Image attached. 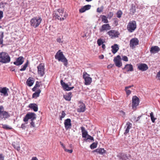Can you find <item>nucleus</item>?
Wrapping results in <instances>:
<instances>
[{
  "instance_id": "nucleus-57",
  "label": "nucleus",
  "mask_w": 160,
  "mask_h": 160,
  "mask_svg": "<svg viewBox=\"0 0 160 160\" xmlns=\"http://www.w3.org/2000/svg\"><path fill=\"white\" fill-rule=\"evenodd\" d=\"M64 150L65 152H68L69 153H72V149L69 150L66 148Z\"/></svg>"
},
{
  "instance_id": "nucleus-4",
  "label": "nucleus",
  "mask_w": 160,
  "mask_h": 160,
  "mask_svg": "<svg viewBox=\"0 0 160 160\" xmlns=\"http://www.w3.org/2000/svg\"><path fill=\"white\" fill-rule=\"evenodd\" d=\"M10 61V58L8 54L5 52L0 53V62L4 63L9 62Z\"/></svg>"
},
{
  "instance_id": "nucleus-50",
  "label": "nucleus",
  "mask_w": 160,
  "mask_h": 160,
  "mask_svg": "<svg viewBox=\"0 0 160 160\" xmlns=\"http://www.w3.org/2000/svg\"><path fill=\"white\" fill-rule=\"evenodd\" d=\"M7 4L6 3H3L1 2L0 3V8H4L5 7V5Z\"/></svg>"
},
{
  "instance_id": "nucleus-58",
  "label": "nucleus",
  "mask_w": 160,
  "mask_h": 160,
  "mask_svg": "<svg viewBox=\"0 0 160 160\" xmlns=\"http://www.w3.org/2000/svg\"><path fill=\"white\" fill-rule=\"evenodd\" d=\"M114 24L116 26H117L118 25V21L117 20V18L114 20Z\"/></svg>"
},
{
  "instance_id": "nucleus-45",
  "label": "nucleus",
  "mask_w": 160,
  "mask_h": 160,
  "mask_svg": "<svg viewBox=\"0 0 160 160\" xmlns=\"http://www.w3.org/2000/svg\"><path fill=\"white\" fill-rule=\"evenodd\" d=\"M122 59L125 61L127 62L128 61V58L125 56H123L122 57Z\"/></svg>"
},
{
  "instance_id": "nucleus-11",
  "label": "nucleus",
  "mask_w": 160,
  "mask_h": 160,
  "mask_svg": "<svg viewBox=\"0 0 160 160\" xmlns=\"http://www.w3.org/2000/svg\"><path fill=\"white\" fill-rule=\"evenodd\" d=\"M139 41L136 38H133L130 40L129 42L130 48L133 49L135 48L136 46L139 44Z\"/></svg>"
},
{
  "instance_id": "nucleus-37",
  "label": "nucleus",
  "mask_w": 160,
  "mask_h": 160,
  "mask_svg": "<svg viewBox=\"0 0 160 160\" xmlns=\"http://www.w3.org/2000/svg\"><path fill=\"white\" fill-rule=\"evenodd\" d=\"M2 128L5 129L6 130H11L12 129V128L8 125L6 124H2Z\"/></svg>"
},
{
  "instance_id": "nucleus-16",
  "label": "nucleus",
  "mask_w": 160,
  "mask_h": 160,
  "mask_svg": "<svg viewBox=\"0 0 160 160\" xmlns=\"http://www.w3.org/2000/svg\"><path fill=\"white\" fill-rule=\"evenodd\" d=\"M79 108L77 109L78 112H84L86 108L85 104L81 101H80L79 102Z\"/></svg>"
},
{
  "instance_id": "nucleus-48",
  "label": "nucleus",
  "mask_w": 160,
  "mask_h": 160,
  "mask_svg": "<svg viewBox=\"0 0 160 160\" xmlns=\"http://www.w3.org/2000/svg\"><path fill=\"white\" fill-rule=\"evenodd\" d=\"M103 10V8H97V12L100 13L102 12Z\"/></svg>"
},
{
  "instance_id": "nucleus-60",
  "label": "nucleus",
  "mask_w": 160,
  "mask_h": 160,
  "mask_svg": "<svg viewBox=\"0 0 160 160\" xmlns=\"http://www.w3.org/2000/svg\"><path fill=\"white\" fill-rule=\"evenodd\" d=\"M60 143L61 145L62 146V148L64 150L66 148L65 145H64L63 143L61 142H60Z\"/></svg>"
},
{
  "instance_id": "nucleus-9",
  "label": "nucleus",
  "mask_w": 160,
  "mask_h": 160,
  "mask_svg": "<svg viewBox=\"0 0 160 160\" xmlns=\"http://www.w3.org/2000/svg\"><path fill=\"white\" fill-rule=\"evenodd\" d=\"M139 98L136 96H133L132 99V108L133 110L136 109L137 107L139 105Z\"/></svg>"
},
{
  "instance_id": "nucleus-40",
  "label": "nucleus",
  "mask_w": 160,
  "mask_h": 160,
  "mask_svg": "<svg viewBox=\"0 0 160 160\" xmlns=\"http://www.w3.org/2000/svg\"><path fill=\"white\" fill-rule=\"evenodd\" d=\"M66 114L63 111H62L61 112V115L60 116V120H62V119L63 118L66 116Z\"/></svg>"
},
{
  "instance_id": "nucleus-19",
  "label": "nucleus",
  "mask_w": 160,
  "mask_h": 160,
  "mask_svg": "<svg viewBox=\"0 0 160 160\" xmlns=\"http://www.w3.org/2000/svg\"><path fill=\"white\" fill-rule=\"evenodd\" d=\"M119 158L122 160H127L129 159V158L131 157V155L128 154L127 155L125 154H121L118 156Z\"/></svg>"
},
{
  "instance_id": "nucleus-23",
  "label": "nucleus",
  "mask_w": 160,
  "mask_h": 160,
  "mask_svg": "<svg viewBox=\"0 0 160 160\" xmlns=\"http://www.w3.org/2000/svg\"><path fill=\"white\" fill-rule=\"evenodd\" d=\"M91 8V5H87L82 7L81 8L79 9V12L80 13H83L85 11L88 10Z\"/></svg>"
},
{
  "instance_id": "nucleus-36",
  "label": "nucleus",
  "mask_w": 160,
  "mask_h": 160,
  "mask_svg": "<svg viewBox=\"0 0 160 160\" xmlns=\"http://www.w3.org/2000/svg\"><path fill=\"white\" fill-rule=\"evenodd\" d=\"M150 116L151 118L152 122L154 123L155 122V120L156 119V118L154 117L153 112H152L150 114Z\"/></svg>"
},
{
  "instance_id": "nucleus-55",
  "label": "nucleus",
  "mask_w": 160,
  "mask_h": 160,
  "mask_svg": "<svg viewBox=\"0 0 160 160\" xmlns=\"http://www.w3.org/2000/svg\"><path fill=\"white\" fill-rule=\"evenodd\" d=\"M31 127L34 128L35 127V125L34 122H33V121H31V122L30 123Z\"/></svg>"
},
{
  "instance_id": "nucleus-53",
  "label": "nucleus",
  "mask_w": 160,
  "mask_h": 160,
  "mask_svg": "<svg viewBox=\"0 0 160 160\" xmlns=\"http://www.w3.org/2000/svg\"><path fill=\"white\" fill-rule=\"evenodd\" d=\"M14 148L18 151L20 150V147L19 146H15V145H13Z\"/></svg>"
},
{
  "instance_id": "nucleus-62",
  "label": "nucleus",
  "mask_w": 160,
  "mask_h": 160,
  "mask_svg": "<svg viewBox=\"0 0 160 160\" xmlns=\"http://www.w3.org/2000/svg\"><path fill=\"white\" fill-rule=\"evenodd\" d=\"M113 66V65L112 64H110L108 66L107 68H112Z\"/></svg>"
},
{
  "instance_id": "nucleus-32",
  "label": "nucleus",
  "mask_w": 160,
  "mask_h": 160,
  "mask_svg": "<svg viewBox=\"0 0 160 160\" xmlns=\"http://www.w3.org/2000/svg\"><path fill=\"white\" fill-rule=\"evenodd\" d=\"M72 92H69L67 94L64 95L63 97L66 100L70 101L71 100V98L72 97Z\"/></svg>"
},
{
  "instance_id": "nucleus-6",
  "label": "nucleus",
  "mask_w": 160,
  "mask_h": 160,
  "mask_svg": "<svg viewBox=\"0 0 160 160\" xmlns=\"http://www.w3.org/2000/svg\"><path fill=\"white\" fill-rule=\"evenodd\" d=\"M136 22L135 21H130L127 26V29L129 32H133L136 28Z\"/></svg>"
},
{
  "instance_id": "nucleus-27",
  "label": "nucleus",
  "mask_w": 160,
  "mask_h": 160,
  "mask_svg": "<svg viewBox=\"0 0 160 160\" xmlns=\"http://www.w3.org/2000/svg\"><path fill=\"white\" fill-rule=\"evenodd\" d=\"M112 52L113 54L116 53L119 49L118 45L117 44H114L111 46Z\"/></svg>"
},
{
  "instance_id": "nucleus-47",
  "label": "nucleus",
  "mask_w": 160,
  "mask_h": 160,
  "mask_svg": "<svg viewBox=\"0 0 160 160\" xmlns=\"http://www.w3.org/2000/svg\"><path fill=\"white\" fill-rule=\"evenodd\" d=\"M28 123V122H25L24 123L22 124L21 128L22 129H25L26 127V124Z\"/></svg>"
},
{
  "instance_id": "nucleus-44",
  "label": "nucleus",
  "mask_w": 160,
  "mask_h": 160,
  "mask_svg": "<svg viewBox=\"0 0 160 160\" xmlns=\"http://www.w3.org/2000/svg\"><path fill=\"white\" fill-rule=\"evenodd\" d=\"M57 42L59 43H62L63 42V41L62 40V39L59 37L56 39Z\"/></svg>"
},
{
  "instance_id": "nucleus-63",
  "label": "nucleus",
  "mask_w": 160,
  "mask_h": 160,
  "mask_svg": "<svg viewBox=\"0 0 160 160\" xmlns=\"http://www.w3.org/2000/svg\"><path fill=\"white\" fill-rule=\"evenodd\" d=\"M133 86V85H131V86H127V87H125V89H129L131 88Z\"/></svg>"
},
{
  "instance_id": "nucleus-21",
  "label": "nucleus",
  "mask_w": 160,
  "mask_h": 160,
  "mask_svg": "<svg viewBox=\"0 0 160 160\" xmlns=\"http://www.w3.org/2000/svg\"><path fill=\"white\" fill-rule=\"evenodd\" d=\"M125 127L126 128L124 132V134L125 135H127L129 132L130 129L132 127V124L129 122H127Z\"/></svg>"
},
{
  "instance_id": "nucleus-30",
  "label": "nucleus",
  "mask_w": 160,
  "mask_h": 160,
  "mask_svg": "<svg viewBox=\"0 0 160 160\" xmlns=\"http://www.w3.org/2000/svg\"><path fill=\"white\" fill-rule=\"evenodd\" d=\"M26 115L29 119H31V121H33L36 119L35 114L33 113H28Z\"/></svg>"
},
{
  "instance_id": "nucleus-17",
  "label": "nucleus",
  "mask_w": 160,
  "mask_h": 160,
  "mask_svg": "<svg viewBox=\"0 0 160 160\" xmlns=\"http://www.w3.org/2000/svg\"><path fill=\"white\" fill-rule=\"evenodd\" d=\"M64 124L66 130H68L71 128L72 124L71 120L69 118H68L65 120Z\"/></svg>"
},
{
  "instance_id": "nucleus-18",
  "label": "nucleus",
  "mask_w": 160,
  "mask_h": 160,
  "mask_svg": "<svg viewBox=\"0 0 160 160\" xmlns=\"http://www.w3.org/2000/svg\"><path fill=\"white\" fill-rule=\"evenodd\" d=\"M24 62V58L23 57L21 56L18 58L16 61L14 62V64L17 66H19L22 65Z\"/></svg>"
},
{
  "instance_id": "nucleus-42",
  "label": "nucleus",
  "mask_w": 160,
  "mask_h": 160,
  "mask_svg": "<svg viewBox=\"0 0 160 160\" xmlns=\"http://www.w3.org/2000/svg\"><path fill=\"white\" fill-rule=\"evenodd\" d=\"M97 43L99 46H101L103 42L102 40L101 39H99L97 40Z\"/></svg>"
},
{
  "instance_id": "nucleus-38",
  "label": "nucleus",
  "mask_w": 160,
  "mask_h": 160,
  "mask_svg": "<svg viewBox=\"0 0 160 160\" xmlns=\"http://www.w3.org/2000/svg\"><path fill=\"white\" fill-rule=\"evenodd\" d=\"M130 12L132 14H134L136 12V8L134 5H132L131 8L130 9Z\"/></svg>"
},
{
  "instance_id": "nucleus-7",
  "label": "nucleus",
  "mask_w": 160,
  "mask_h": 160,
  "mask_svg": "<svg viewBox=\"0 0 160 160\" xmlns=\"http://www.w3.org/2000/svg\"><path fill=\"white\" fill-rule=\"evenodd\" d=\"M37 72L39 76L42 77L45 74V68L44 64L43 63H40L37 67Z\"/></svg>"
},
{
  "instance_id": "nucleus-25",
  "label": "nucleus",
  "mask_w": 160,
  "mask_h": 160,
  "mask_svg": "<svg viewBox=\"0 0 160 160\" xmlns=\"http://www.w3.org/2000/svg\"><path fill=\"white\" fill-rule=\"evenodd\" d=\"M34 82V78L32 77H29L27 80L26 84L28 86L31 87L33 85Z\"/></svg>"
},
{
  "instance_id": "nucleus-20",
  "label": "nucleus",
  "mask_w": 160,
  "mask_h": 160,
  "mask_svg": "<svg viewBox=\"0 0 160 160\" xmlns=\"http://www.w3.org/2000/svg\"><path fill=\"white\" fill-rule=\"evenodd\" d=\"M160 51V48L157 46H152L150 49V52L151 54H155L158 52Z\"/></svg>"
},
{
  "instance_id": "nucleus-14",
  "label": "nucleus",
  "mask_w": 160,
  "mask_h": 160,
  "mask_svg": "<svg viewBox=\"0 0 160 160\" xmlns=\"http://www.w3.org/2000/svg\"><path fill=\"white\" fill-rule=\"evenodd\" d=\"M138 69L142 71H145L148 69V65L145 63H140L137 64Z\"/></svg>"
},
{
  "instance_id": "nucleus-24",
  "label": "nucleus",
  "mask_w": 160,
  "mask_h": 160,
  "mask_svg": "<svg viewBox=\"0 0 160 160\" xmlns=\"http://www.w3.org/2000/svg\"><path fill=\"white\" fill-rule=\"evenodd\" d=\"M123 69H126V71L128 72L132 71L133 70L132 65L131 64H127L124 67L122 68Z\"/></svg>"
},
{
  "instance_id": "nucleus-41",
  "label": "nucleus",
  "mask_w": 160,
  "mask_h": 160,
  "mask_svg": "<svg viewBox=\"0 0 160 160\" xmlns=\"http://www.w3.org/2000/svg\"><path fill=\"white\" fill-rule=\"evenodd\" d=\"M97 143L95 142H93L92 144H91L90 145V148L92 149H94V148H96L97 147Z\"/></svg>"
},
{
  "instance_id": "nucleus-56",
  "label": "nucleus",
  "mask_w": 160,
  "mask_h": 160,
  "mask_svg": "<svg viewBox=\"0 0 160 160\" xmlns=\"http://www.w3.org/2000/svg\"><path fill=\"white\" fill-rule=\"evenodd\" d=\"M4 156L3 154L0 153V160H4Z\"/></svg>"
},
{
  "instance_id": "nucleus-12",
  "label": "nucleus",
  "mask_w": 160,
  "mask_h": 160,
  "mask_svg": "<svg viewBox=\"0 0 160 160\" xmlns=\"http://www.w3.org/2000/svg\"><path fill=\"white\" fill-rule=\"evenodd\" d=\"M113 61L116 66L120 68L122 65V63L121 61V58L120 56L119 55H117L113 59Z\"/></svg>"
},
{
  "instance_id": "nucleus-10",
  "label": "nucleus",
  "mask_w": 160,
  "mask_h": 160,
  "mask_svg": "<svg viewBox=\"0 0 160 160\" xmlns=\"http://www.w3.org/2000/svg\"><path fill=\"white\" fill-rule=\"evenodd\" d=\"M90 75L86 72H83V78L85 80V84L86 85H90L92 82V78L89 77Z\"/></svg>"
},
{
  "instance_id": "nucleus-54",
  "label": "nucleus",
  "mask_w": 160,
  "mask_h": 160,
  "mask_svg": "<svg viewBox=\"0 0 160 160\" xmlns=\"http://www.w3.org/2000/svg\"><path fill=\"white\" fill-rule=\"evenodd\" d=\"M120 112L121 113L122 117H124L126 115V113L125 112L122 110H121L120 111Z\"/></svg>"
},
{
  "instance_id": "nucleus-61",
  "label": "nucleus",
  "mask_w": 160,
  "mask_h": 160,
  "mask_svg": "<svg viewBox=\"0 0 160 160\" xmlns=\"http://www.w3.org/2000/svg\"><path fill=\"white\" fill-rule=\"evenodd\" d=\"M3 16V12L2 11H0V20H1Z\"/></svg>"
},
{
  "instance_id": "nucleus-29",
  "label": "nucleus",
  "mask_w": 160,
  "mask_h": 160,
  "mask_svg": "<svg viewBox=\"0 0 160 160\" xmlns=\"http://www.w3.org/2000/svg\"><path fill=\"white\" fill-rule=\"evenodd\" d=\"M102 22L104 23H108L109 21L108 20V17L105 15H101L100 16Z\"/></svg>"
},
{
  "instance_id": "nucleus-52",
  "label": "nucleus",
  "mask_w": 160,
  "mask_h": 160,
  "mask_svg": "<svg viewBox=\"0 0 160 160\" xmlns=\"http://www.w3.org/2000/svg\"><path fill=\"white\" fill-rule=\"evenodd\" d=\"M87 139V140L90 139L91 140H92L93 141H94V138H93V137H92L91 136H90V135H88Z\"/></svg>"
},
{
  "instance_id": "nucleus-35",
  "label": "nucleus",
  "mask_w": 160,
  "mask_h": 160,
  "mask_svg": "<svg viewBox=\"0 0 160 160\" xmlns=\"http://www.w3.org/2000/svg\"><path fill=\"white\" fill-rule=\"evenodd\" d=\"M28 61H27L26 63H25L23 66H22V68L20 69V71H25L26 68L28 67Z\"/></svg>"
},
{
  "instance_id": "nucleus-28",
  "label": "nucleus",
  "mask_w": 160,
  "mask_h": 160,
  "mask_svg": "<svg viewBox=\"0 0 160 160\" xmlns=\"http://www.w3.org/2000/svg\"><path fill=\"white\" fill-rule=\"evenodd\" d=\"M81 129L82 132V137L83 138H86L87 136H88V132L85 130V128L83 127H81Z\"/></svg>"
},
{
  "instance_id": "nucleus-5",
  "label": "nucleus",
  "mask_w": 160,
  "mask_h": 160,
  "mask_svg": "<svg viewBox=\"0 0 160 160\" xmlns=\"http://www.w3.org/2000/svg\"><path fill=\"white\" fill-rule=\"evenodd\" d=\"M4 108L0 105V120H5L10 117V114L6 111L4 110Z\"/></svg>"
},
{
  "instance_id": "nucleus-3",
  "label": "nucleus",
  "mask_w": 160,
  "mask_h": 160,
  "mask_svg": "<svg viewBox=\"0 0 160 160\" xmlns=\"http://www.w3.org/2000/svg\"><path fill=\"white\" fill-rule=\"evenodd\" d=\"M42 21V19L40 17H34L32 18L30 21L31 26L36 28L40 24Z\"/></svg>"
},
{
  "instance_id": "nucleus-31",
  "label": "nucleus",
  "mask_w": 160,
  "mask_h": 160,
  "mask_svg": "<svg viewBox=\"0 0 160 160\" xmlns=\"http://www.w3.org/2000/svg\"><path fill=\"white\" fill-rule=\"evenodd\" d=\"M41 92L40 89L38 90L37 91L33 93L32 95V98H37L39 96Z\"/></svg>"
},
{
  "instance_id": "nucleus-2",
  "label": "nucleus",
  "mask_w": 160,
  "mask_h": 160,
  "mask_svg": "<svg viewBox=\"0 0 160 160\" xmlns=\"http://www.w3.org/2000/svg\"><path fill=\"white\" fill-rule=\"evenodd\" d=\"M64 11L62 8L58 9L55 13L54 17L56 18H57L58 20H59L60 21L63 20L65 19L68 16L67 14L64 13L63 16V17H62V15Z\"/></svg>"
},
{
  "instance_id": "nucleus-26",
  "label": "nucleus",
  "mask_w": 160,
  "mask_h": 160,
  "mask_svg": "<svg viewBox=\"0 0 160 160\" xmlns=\"http://www.w3.org/2000/svg\"><path fill=\"white\" fill-rule=\"evenodd\" d=\"M28 107L30 108L33 109L35 112H37L38 111V105L36 103H30Z\"/></svg>"
},
{
  "instance_id": "nucleus-49",
  "label": "nucleus",
  "mask_w": 160,
  "mask_h": 160,
  "mask_svg": "<svg viewBox=\"0 0 160 160\" xmlns=\"http://www.w3.org/2000/svg\"><path fill=\"white\" fill-rule=\"evenodd\" d=\"M27 116L26 115L25 117L23 118V121L26 123L28 122V121L29 119Z\"/></svg>"
},
{
  "instance_id": "nucleus-46",
  "label": "nucleus",
  "mask_w": 160,
  "mask_h": 160,
  "mask_svg": "<svg viewBox=\"0 0 160 160\" xmlns=\"http://www.w3.org/2000/svg\"><path fill=\"white\" fill-rule=\"evenodd\" d=\"M125 90L126 92V94L128 96L131 93V92L130 90H128V89H125Z\"/></svg>"
},
{
  "instance_id": "nucleus-59",
  "label": "nucleus",
  "mask_w": 160,
  "mask_h": 160,
  "mask_svg": "<svg viewBox=\"0 0 160 160\" xmlns=\"http://www.w3.org/2000/svg\"><path fill=\"white\" fill-rule=\"evenodd\" d=\"M36 88L39 87H40V85L39 84V83L37 81L36 82V84L34 86Z\"/></svg>"
},
{
  "instance_id": "nucleus-13",
  "label": "nucleus",
  "mask_w": 160,
  "mask_h": 160,
  "mask_svg": "<svg viewBox=\"0 0 160 160\" xmlns=\"http://www.w3.org/2000/svg\"><path fill=\"white\" fill-rule=\"evenodd\" d=\"M111 26L109 24L105 23L102 25L99 28V31L101 32H105L109 31L111 29Z\"/></svg>"
},
{
  "instance_id": "nucleus-33",
  "label": "nucleus",
  "mask_w": 160,
  "mask_h": 160,
  "mask_svg": "<svg viewBox=\"0 0 160 160\" xmlns=\"http://www.w3.org/2000/svg\"><path fill=\"white\" fill-rule=\"evenodd\" d=\"M93 152H96L101 154H103L105 153V150L103 148H100L99 149H97L93 151Z\"/></svg>"
},
{
  "instance_id": "nucleus-43",
  "label": "nucleus",
  "mask_w": 160,
  "mask_h": 160,
  "mask_svg": "<svg viewBox=\"0 0 160 160\" xmlns=\"http://www.w3.org/2000/svg\"><path fill=\"white\" fill-rule=\"evenodd\" d=\"M113 14L112 12H110L108 14L107 16L109 19H111L113 16Z\"/></svg>"
},
{
  "instance_id": "nucleus-15",
  "label": "nucleus",
  "mask_w": 160,
  "mask_h": 160,
  "mask_svg": "<svg viewBox=\"0 0 160 160\" xmlns=\"http://www.w3.org/2000/svg\"><path fill=\"white\" fill-rule=\"evenodd\" d=\"M61 84L65 91H70L74 88V87H69L68 84L64 82L62 80L60 81Z\"/></svg>"
},
{
  "instance_id": "nucleus-22",
  "label": "nucleus",
  "mask_w": 160,
  "mask_h": 160,
  "mask_svg": "<svg viewBox=\"0 0 160 160\" xmlns=\"http://www.w3.org/2000/svg\"><path fill=\"white\" fill-rule=\"evenodd\" d=\"M9 89L6 87L2 88H0V92L3 94L4 96H8V93Z\"/></svg>"
},
{
  "instance_id": "nucleus-1",
  "label": "nucleus",
  "mask_w": 160,
  "mask_h": 160,
  "mask_svg": "<svg viewBox=\"0 0 160 160\" xmlns=\"http://www.w3.org/2000/svg\"><path fill=\"white\" fill-rule=\"evenodd\" d=\"M55 58L59 61H61L64 63L65 66H66L68 64V61L63 55L62 52L60 50H59L56 53Z\"/></svg>"
},
{
  "instance_id": "nucleus-51",
  "label": "nucleus",
  "mask_w": 160,
  "mask_h": 160,
  "mask_svg": "<svg viewBox=\"0 0 160 160\" xmlns=\"http://www.w3.org/2000/svg\"><path fill=\"white\" fill-rule=\"evenodd\" d=\"M156 78H157L158 80H160V71L157 73Z\"/></svg>"
},
{
  "instance_id": "nucleus-8",
  "label": "nucleus",
  "mask_w": 160,
  "mask_h": 160,
  "mask_svg": "<svg viewBox=\"0 0 160 160\" xmlns=\"http://www.w3.org/2000/svg\"><path fill=\"white\" fill-rule=\"evenodd\" d=\"M107 34L112 39L118 38L120 35L119 32L118 31L115 30H109L107 32Z\"/></svg>"
},
{
  "instance_id": "nucleus-64",
  "label": "nucleus",
  "mask_w": 160,
  "mask_h": 160,
  "mask_svg": "<svg viewBox=\"0 0 160 160\" xmlns=\"http://www.w3.org/2000/svg\"><path fill=\"white\" fill-rule=\"evenodd\" d=\"M31 160H38L36 157H32Z\"/></svg>"
},
{
  "instance_id": "nucleus-34",
  "label": "nucleus",
  "mask_w": 160,
  "mask_h": 160,
  "mask_svg": "<svg viewBox=\"0 0 160 160\" xmlns=\"http://www.w3.org/2000/svg\"><path fill=\"white\" fill-rule=\"evenodd\" d=\"M4 37V33L2 32H0V45H2L1 47H2L3 45V38Z\"/></svg>"
},
{
  "instance_id": "nucleus-39",
  "label": "nucleus",
  "mask_w": 160,
  "mask_h": 160,
  "mask_svg": "<svg viewBox=\"0 0 160 160\" xmlns=\"http://www.w3.org/2000/svg\"><path fill=\"white\" fill-rule=\"evenodd\" d=\"M122 14V12L121 10H119L117 13L116 15L118 18H120Z\"/></svg>"
}]
</instances>
